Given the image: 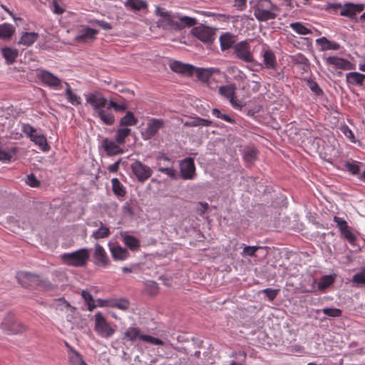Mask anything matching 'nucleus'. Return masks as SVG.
<instances>
[{"label": "nucleus", "mask_w": 365, "mask_h": 365, "mask_svg": "<svg viewBox=\"0 0 365 365\" xmlns=\"http://www.w3.org/2000/svg\"><path fill=\"white\" fill-rule=\"evenodd\" d=\"M112 257L115 260H125L129 257V252L118 245L111 246L110 247Z\"/></svg>", "instance_id": "obj_23"}, {"label": "nucleus", "mask_w": 365, "mask_h": 365, "mask_svg": "<svg viewBox=\"0 0 365 365\" xmlns=\"http://www.w3.org/2000/svg\"><path fill=\"white\" fill-rule=\"evenodd\" d=\"M112 190L118 197H124L126 195V190L123 184L116 178L111 180Z\"/></svg>", "instance_id": "obj_30"}, {"label": "nucleus", "mask_w": 365, "mask_h": 365, "mask_svg": "<svg viewBox=\"0 0 365 365\" xmlns=\"http://www.w3.org/2000/svg\"><path fill=\"white\" fill-rule=\"evenodd\" d=\"M341 131L348 138H349L352 142H354V135L352 133V131L349 129V128L347 125H343L341 128Z\"/></svg>", "instance_id": "obj_64"}, {"label": "nucleus", "mask_w": 365, "mask_h": 365, "mask_svg": "<svg viewBox=\"0 0 365 365\" xmlns=\"http://www.w3.org/2000/svg\"><path fill=\"white\" fill-rule=\"evenodd\" d=\"M138 123V119L134 116L133 113L130 111L127 112L120 121L121 125L131 126L135 125Z\"/></svg>", "instance_id": "obj_45"}, {"label": "nucleus", "mask_w": 365, "mask_h": 365, "mask_svg": "<svg viewBox=\"0 0 365 365\" xmlns=\"http://www.w3.org/2000/svg\"><path fill=\"white\" fill-rule=\"evenodd\" d=\"M31 140L36 145H38V147L44 152L48 151L50 149V146L47 143V139L43 135H36L35 136H31Z\"/></svg>", "instance_id": "obj_40"}, {"label": "nucleus", "mask_w": 365, "mask_h": 365, "mask_svg": "<svg viewBox=\"0 0 365 365\" xmlns=\"http://www.w3.org/2000/svg\"><path fill=\"white\" fill-rule=\"evenodd\" d=\"M123 241L131 251H137L140 247L139 240L132 235H123Z\"/></svg>", "instance_id": "obj_28"}, {"label": "nucleus", "mask_w": 365, "mask_h": 365, "mask_svg": "<svg viewBox=\"0 0 365 365\" xmlns=\"http://www.w3.org/2000/svg\"><path fill=\"white\" fill-rule=\"evenodd\" d=\"M1 53L8 64H12L14 63L18 56L17 49L9 47L2 48Z\"/></svg>", "instance_id": "obj_31"}, {"label": "nucleus", "mask_w": 365, "mask_h": 365, "mask_svg": "<svg viewBox=\"0 0 365 365\" xmlns=\"http://www.w3.org/2000/svg\"><path fill=\"white\" fill-rule=\"evenodd\" d=\"M262 247L259 246H248L246 245L244 247L242 255V256H249V257H254L255 256V252L261 249Z\"/></svg>", "instance_id": "obj_55"}, {"label": "nucleus", "mask_w": 365, "mask_h": 365, "mask_svg": "<svg viewBox=\"0 0 365 365\" xmlns=\"http://www.w3.org/2000/svg\"><path fill=\"white\" fill-rule=\"evenodd\" d=\"M95 113L106 125H110L115 121L114 115L108 109L107 110L101 109Z\"/></svg>", "instance_id": "obj_38"}, {"label": "nucleus", "mask_w": 365, "mask_h": 365, "mask_svg": "<svg viewBox=\"0 0 365 365\" xmlns=\"http://www.w3.org/2000/svg\"><path fill=\"white\" fill-rule=\"evenodd\" d=\"M326 63L329 65H332L336 68L343 70H351L354 69V65L346 59L337 57V56H329L326 58Z\"/></svg>", "instance_id": "obj_16"}, {"label": "nucleus", "mask_w": 365, "mask_h": 365, "mask_svg": "<svg viewBox=\"0 0 365 365\" xmlns=\"http://www.w3.org/2000/svg\"><path fill=\"white\" fill-rule=\"evenodd\" d=\"M97 34V30L91 28H86L79 31L75 39L76 41L81 43L89 42L93 41L96 38Z\"/></svg>", "instance_id": "obj_19"}, {"label": "nucleus", "mask_w": 365, "mask_h": 365, "mask_svg": "<svg viewBox=\"0 0 365 365\" xmlns=\"http://www.w3.org/2000/svg\"><path fill=\"white\" fill-rule=\"evenodd\" d=\"M101 146L109 156L123 153V150L119 146V144L116 141L114 142L108 138H104L102 140Z\"/></svg>", "instance_id": "obj_15"}, {"label": "nucleus", "mask_w": 365, "mask_h": 365, "mask_svg": "<svg viewBox=\"0 0 365 365\" xmlns=\"http://www.w3.org/2000/svg\"><path fill=\"white\" fill-rule=\"evenodd\" d=\"M95 263L98 266L107 267L109 264V259L103 247L99 245L96 244L95 251L93 253Z\"/></svg>", "instance_id": "obj_17"}, {"label": "nucleus", "mask_w": 365, "mask_h": 365, "mask_svg": "<svg viewBox=\"0 0 365 365\" xmlns=\"http://www.w3.org/2000/svg\"><path fill=\"white\" fill-rule=\"evenodd\" d=\"M334 221L336 224V226L339 228V231L341 232V235L349 242H354L356 240V237L351 232L346 221L343 218L337 216L334 217Z\"/></svg>", "instance_id": "obj_14"}, {"label": "nucleus", "mask_w": 365, "mask_h": 365, "mask_svg": "<svg viewBox=\"0 0 365 365\" xmlns=\"http://www.w3.org/2000/svg\"><path fill=\"white\" fill-rule=\"evenodd\" d=\"M131 130L128 128H119L115 135V140L119 145L124 144L125 138L130 134Z\"/></svg>", "instance_id": "obj_43"}, {"label": "nucleus", "mask_w": 365, "mask_h": 365, "mask_svg": "<svg viewBox=\"0 0 365 365\" xmlns=\"http://www.w3.org/2000/svg\"><path fill=\"white\" fill-rule=\"evenodd\" d=\"M221 49L225 51L232 47L235 40V36L230 33H225L220 36Z\"/></svg>", "instance_id": "obj_27"}, {"label": "nucleus", "mask_w": 365, "mask_h": 365, "mask_svg": "<svg viewBox=\"0 0 365 365\" xmlns=\"http://www.w3.org/2000/svg\"><path fill=\"white\" fill-rule=\"evenodd\" d=\"M52 4L54 14L61 15L65 11V7L62 3V0H53Z\"/></svg>", "instance_id": "obj_57"}, {"label": "nucleus", "mask_w": 365, "mask_h": 365, "mask_svg": "<svg viewBox=\"0 0 365 365\" xmlns=\"http://www.w3.org/2000/svg\"><path fill=\"white\" fill-rule=\"evenodd\" d=\"M334 282V278L331 275H324L322 277L318 283V288L320 290H324L331 285Z\"/></svg>", "instance_id": "obj_48"}, {"label": "nucleus", "mask_w": 365, "mask_h": 365, "mask_svg": "<svg viewBox=\"0 0 365 365\" xmlns=\"http://www.w3.org/2000/svg\"><path fill=\"white\" fill-rule=\"evenodd\" d=\"M93 226L99 227L98 230L93 231L91 237L96 240L103 239L109 237L110 231L109 227H106L101 221L94 222Z\"/></svg>", "instance_id": "obj_21"}, {"label": "nucleus", "mask_w": 365, "mask_h": 365, "mask_svg": "<svg viewBox=\"0 0 365 365\" xmlns=\"http://www.w3.org/2000/svg\"><path fill=\"white\" fill-rule=\"evenodd\" d=\"M234 52L236 56L240 60L250 63L254 61L252 54L250 52V46L246 41H241L234 46Z\"/></svg>", "instance_id": "obj_11"}, {"label": "nucleus", "mask_w": 365, "mask_h": 365, "mask_svg": "<svg viewBox=\"0 0 365 365\" xmlns=\"http://www.w3.org/2000/svg\"><path fill=\"white\" fill-rule=\"evenodd\" d=\"M26 182L32 187H38L40 186V181L34 174L27 175Z\"/></svg>", "instance_id": "obj_59"}, {"label": "nucleus", "mask_w": 365, "mask_h": 365, "mask_svg": "<svg viewBox=\"0 0 365 365\" xmlns=\"http://www.w3.org/2000/svg\"><path fill=\"white\" fill-rule=\"evenodd\" d=\"M91 23L93 24H97L98 26H101L104 30H110L112 29V26L110 25V24L108 23L105 21H103V20L96 19V20L91 21Z\"/></svg>", "instance_id": "obj_63"}, {"label": "nucleus", "mask_w": 365, "mask_h": 365, "mask_svg": "<svg viewBox=\"0 0 365 365\" xmlns=\"http://www.w3.org/2000/svg\"><path fill=\"white\" fill-rule=\"evenodd\" d=\"M41 79L43 83L50 87H59L61 85V80L47 71L41 72Z\"/></svg>", "instance_id": "obj_20"}, {"label": "nucleus", "mask_w": 365, "mask_h": 365, "mask_svg": "<svg viewBox=\"0 0 365 365\" xmlns=\"http://www.w3.org/2000/svg\"><path fill=\"white\" fill-rule=\"evenodd\" d=\"M263 63L266 68L274 69L277 65L274 53L270 50H266L263 52Z\"/></svg>", "instance_id": "obj_26"}, {"label": "nucleus", "mask_w": 365, "mask_h": 365, "mask_svg": "<svg viewBox=\"0 0 365 365\" xmlns=\"http://www.w3.org/2000/svg\"><path fill=\"white\" fill-rule=\"evenodd\" d=\"M212 122L208 119L201 118L198 116L191 118L190 120L183 123L186 127H208L212 125Z\"/></svg>", "instance_id": "obj_25"}, {"label": "nucleus", "mask_w": 365, "mask_h": 365, "mask_svg": "<svg viewBox=\"0 0 365 365\" xmlns=\"http://www.w3.org/2000/svg\"><path fill=\"white\" fill-rule=\"evenodd\" d=\"M292 60L295 64H297L299 66H300L301 64H304V66H305V67H306V62H308V59L302 54H298L295 56H293Z\"/></svg>", "instance_id": "obj_62"}, {"label": "nucleus", "mask_w": 365, "mask_h": 365, "mask_svg": "<svg viewBox=\"0 0 365 365\" xmlns=\"http://www.w3.org/2000/svg\"><path fill=\"white\" fill-rule=\"evenodd\" d=\"M365 80V75L360 73L359 72H350L346 74V81L347 83L357 86H363L364 82Z\"/></svg>", "instance_id": "obj_24"}, {"label": "nucleus", "mask_w": 365, "mask_h": 365, "mask_svg": "<svg viewBox=\"0 0 365 365\" xmlns=\"http://www.w3.org/2000/svg\"><path fill=\"white\" fill-rule=\"evenodd\" d=\"M165 126V120L158 118H151L147 123V128L142 132V137L144 140H150L155 137L159 130Z\"/></svg>", "instance_id": "obj_7"}, {"label": "nucleus", "mask_w": 365, "mask_h": 365, "mask_svg": "<svg viewBox=\"0 0 365 365\" xmlns=\"http://www.w3.org/2000/svg\"><path fill=\"white\" fill-rule=\"evenodd\" d=\"M94 329L98 334L103 338H109L115 333V329L110 326L101 312L95 314Z\"/></svg>", "instance_id": "obj_5"}, {"label": "nucleus", "mask_w": 365, "mask_h": 365, "mask_svg": "<svg viewBox=\"0 0 365 365\" xmlns=\"http://www.w3.org/2000/svg\"><path fill=\"white\" fill-rule=\"evenodd\" d=\"M361 163L356 161H346L344 163V167L347 171H349L352 175H356L359 173L360 168L359 165Z\"/></svg>", "instance_id": "obj_50"}, {"label": "nucleus", "mask_w": 365, "mask_h": 365, "mask_svg": "<svg viewBox=\"0 0 365 365\" xmlns=\"http://www.w3.org/2000/svg\"><path fill=\"white\" fill-rule=\"evenodd\" d=\"M235 91L236 86L234 84L220 86L219 88L220 93L229 100L235 96Z\"/></svg>", "instance_id": "obj_42"}, {"label": "nucleus", "mask_w": 365, "mask_h": 365, "mask_svg": "<svg viewBox=\"0 0 365 365\" xmlns=\"http://www.w3.org/2000/svg\"><path fill=\"white\" fill-rule=\"evenodd\" d=\"M172 71L179 73L192 75L195 67L190 64H185L180 61H173L170 64Z\"/></svg>", "instance_id": "obj_22"}, {"label": "nucleus", "mask_w": 365, "mask_h": 365, "mask_svg": "<svg viewBox=\"0 0 365 365\" xmlns=\"http://www.w3.org/2000/svg\"><path fill=\"white\" fill-rule=\"evenodd\" d=\"M307 85L315 95L321 96L323 94L322 90L320 88L317 82L312 80H308L307 81Z\"/></svg>", "instance_id": "obj_56"}, {"label": "nucleus", "mask_w": 365, "mask_h": 365, "mask_svg": "<svg viewBox=\"0 0 365 365\" xmlns=\"http://www.w3.org/2000/svg\"><path fill=\"white\" fill-rule=\"evenodd\" d=\"M213 71L214 69L212 68H195L194 69V71H195V74L197 78L203 82H207L209 81V79L213 74Z\"/></svg>", "instance_id": "obj_32"}, {"label": "nucleus", "mask_w": 365, "mask_h": 365, "mask_svg": "<svg viewBox=\"0 0 365 365\" xmlns=\"http://www.w3.org/2000/svg\"><path fill=\"white\" fill-rule=\"evenodd\" d=\"M180 171L182 179L192 180L196 175L195 165L192 158H187L180 163Z\"/></svg>", "instance_id": "obj_10"}, {"label": "nucleus", "mask_w": 365, "mask_h": 365, "mask_svg": "<svg viewBox=\"0 0 365 365\" xmlns=\"http://www.w3.org/2000/svg\"><path fill=\"white\" fill-rule=\"evenodd\" d=\"M110 108H113L115 111H125L128 108V106L125 103H118L115 100L110 99L109 101L108 106L106 108L109 110Z\"/></svg>", "instance_id": "obj_53"}, {"label": "nucleus", "mask_w": 365, "mask_h": 365, "mask_svg": "<svg viewBox=\"0 0 365 365\" xmlns=\"http://www.w3.org/2000/svg\"><path fill=\"white\" fill-rule=\"evenodd\" d=\"M197 23V21L196 19L184 16H181L179 19V21H178V30H181L185 27H190L196 25Z\"/></svg>", "instance_id": "obj_39"}, {"label": "nucleus", "mask_w": 365, "mask_h": 365, "mask_svg": "<svg viewBox=\"0 0 365 365\" xmlns=\"http://www.w3.org/2000/svg\"><path fill=\"white\" fill-rule=\"evenodd\" d=\"M16 278L19 284L26 289H29L33 285H36V283L40 282L38 275L26 271L18 272Z\"/></svg>", "instance_id": "obj_9"}, {"label": "nucleus", "mask_w": 365, "mask_h": 365, "mask_svg": "<svg viewBox=\"0 0 365 365\" xmlns=\"http://www.w3.org/2000/svg\"><path fill=\"white\" fill-rule=\"evenodd\" d=\"M290 27L299 35L312 34V31L303 25L301 22H294L290 24Z\"/></svg>", "instance_id": "obj_46"}, {"label": "nucleus", "mask_w": 365, "mask_h": 365, "mask_svg": "<svg viewBox=\"0 0 365 365\" xmlns=\"http://www.w3.org/2000/svg\"><path fill=\"white\" fill-rule=\"evenodd\" d=\"M322 312L327 317H339L341 315V310L337 308H324Z\"/></svg>", "instance_id": "obj_54"}, {"label": "nucleus", "mask_w": 365, "mask_h": 365, "mask_svg": "<svg viewBox=\"0 0 365 365\" xmlns=\"http://www.w3.org/2000/svg\"><path fill=\"white\" fill-rule=\"evenodd\" d=\"M21 130L31 140V136H35L36 135V134H35V133L36 132V128L28 123H24L22 125Z\"/></svg>", "instance_id": "obj_58"}, {"label": "nucleus", "mask_w": 365, "mask_h": 365, "mask_svg": "<svg viewBox=\"0 0 365 365\" xmlns=\"http://www.w3.org/2000/svg\"><path fill=\"white\" fill-rule=\"evenodd\" d=\"M191 33L194 36L204 43H212L215 36V29L204 25L194 27Z\"/></svg>", "instance_id": "obj_8"}, {"label": "nucleus", "mask_w": 365, "mask_h": 365, "mask_svg": "<svg viewBox=\"0 0 365 365\" xmlns=\"http://www.w3.org/2000/svg\"><path fill=\"white\" fill-rule=\"evenodd\" d=\"M158 170L160 173L166 174L168 176L173 179H176V171L173 168L159 167Z\"/></svg>", "instance_id": "obj_60"}, {"label": "nucleus", "mask_w": 365, "mask_h": 365, "mask_svg": "<svg viewBox=\"0 0 365 365\" xmlns=\"http://www.w3.org/2000/svg\"><path fill=\"white\" fill-rule=\"evenodd\" d=\"M65 84L66 86V96L68 101L73 106H77V105L81 104V98L72 91V90L68 83L66 82Z\"/></svg>", "instance_id": "obj_41"}, {"label": "nucleus", "mask_w": 365, "mask_h": 365, "mask_svg": "<svg viewBox=\"0 0 365 365\" xmlns=\"http://www.w3.org/2000/svg\"><path fill=\"white\" fill-rule=\"evenodd\" d=\"M1 329L6 334H21L26 330L25 326L15 319L12 314H7L0 324Z\"/></svg>", "instance_id": "obj_4"}, {"label": "nucleus", "mask_w": 365, "mask_h": 365, "mask_svg": "<svg viewBox=\"0 0 365 365\" xmlns=\"http://www.w3.org/2000/svg\"><path fill=\"white\" fill-rule=\"evenodd\" d=\"M130 168L133 174L140 182H145L153 174L152 169L140 160H135L130 165Z\"/></svg>", "instance_id": "obj_6"}, {"label": "nucleus", "mask_w": 365, "mask_h": 365, "mask_svg": "<svg viewBox=\"0 0 365 365\" xmlns=\"http://www.w3.org/2000/svg\"><path fill=\"white\" fill-rule=\"evenodd\" d=\"M156 14L160 16L158 21V26L163 29H173L178 30V21H175L171 14L158 7L155 10Z\"/></svg>", "instance_id": "obj_12"}, {"label": "nucleus", "mask_w": 365, "mask_h": 365, "mask_svg": "<svg viewBox=\"0 0 365 365\" xmlns=\"http://www.w3.org/2000/svg\"><path fill=\"white\" fill-rule=\"evenodd\" d=\"M38 37V34L36 32H26L21 36L19 43L30 46L37 40Z\"/></svg>", "instance_id": "obj_35"}, {"label": "nucleus", "mask_w": 365, "mask_h": 365, "mask_svg": "<svg viewBox=\"0 0 365 365\" xmlns=\"http://www.w3.org/2000/svg\"><path fill=\"white\" fill-rule=\"evenodd\" d=\"M66 346L70 348L68 358L70 362L73 365H87V364L83 359L81 355L78 351L70 347L67 344Z\"/></svg>", "instance_id": "obj_36"}, {"label": "nucleus", "mask_w": 365, "mask_h": 365, "mask_svg": "<svg viewBox=\"0 0 365 365\" xmlns=\"http://www.w3.org/2000/svg\"><path fill=\"white\" fill-rule=\"evenodd\" d=\"M252 4L254 16L259 21H267L277 18L279 9L270 0H254Z\"/></svg>", "instance_id": "obj_1"}, {"label": "nucleus", "mask_w": 365, "mask_h": 365, "mask_svg": "<svg viewBox=\"0 0 365 365\" xmlns=\"http://www.w3.org/2000/svg\"><path fill=\"white\" fill-rule=\"evenodd\" d=\"M87 103L90 104L95 113L106 106L107 99L100 92H93L86 97Z\"/></svg>", "instance_id": "obj_13"}, {"label": "nucleus", "mask_w": 365, "mask_h": 365, "mask_svg": "<svg viewBox=\"0 0 365 365\" xmlns=\"http://www.w3.org/2000/svg\"><path fill=\"white\" fill-rule=\"evenodd\" d=\"M316 41L317 44L321 46L322 51L338 50L340 48V45L338 43L331 41L326 37L319 38Z\"/></svg>", "instance_id": "obj_29"}, {"label": "nucleus", "mask_w": 365, "mask_h": 365, "mask_svg": "<svg viewBox=\"0 0 365 365\" xmlns=\"http://www.w3.org/2000/svg\"><path fill=\"white\" fill-rule=\"evenodd\" d=\"M352 282L358 287H365V266L359 272L354 274Z\"/></svg>", "instance_id": "obj_44"}, {"label": "nucleus", "mask_w": 365, "mask_h": 365, "mask_svg": "<svg viewBox=\"0 0 365 365\" xmlns=\"http://www.w3.org/2000/svg\"><path fill=\"white\" fill-rule=\"evenodd\" d=\"M16 153V148H12L9 150L0 148V160L4 162L11 161L13 155Z\"/></svg>", "instance_id": "obj_49"}, {"label": "nucleus", "mask_w": 365, "mask_h": 365, "mask_svg": "<svg viewBox=\"0 0 365 365\" xmlns=\"http://www.w3.org/2000/svg\"><path fill=\"white\" fill-rule=\"evenodd\" d=\"M109 305L113 307H117L123 311H125L129 308L130 303L125 299H120L111 301Z\"/></svg>", "instance_id": "obj_51"}, {"label": "nucleus", "mask_w": 365, "mask_h": 365, "mask_svg": "<svg viewBox=\"0 0 365 365\" xmlns=\"http://www.w3.org/2000/svg\"><path fill=\"white\" fill-rule=\"evenodd\" d=\"M81 296L88 305V311L91 312L97 307L95 303V300L89 292L86 290H82Z\"/></svg>", "instance_id": "obj_47"}, {"label": "nucleus", "mask_w": 365, "mask_h": 365, "mask_svg": "<svg viewBox=\"0 0 365 365\" xmlns=\"http://www.w3.org/2000/svg\"><path fill=\"white\" fill-rule=\"evenodd\" d=\"M125 6L133 11H140L146 9L148 6L147 2L144 0H127Z\"/></svg>", "instance_id": "obj_33"}, {"label": "nucleus", "mask_w": 365, "mask_h": 365, "mask_svg": "<svg viewBox=\"0 0 365 365\" xmlns=\"http://www.w3.org/2000/svg\"><path fill=\"white\" fill-rule=\"evenodd\" d=\"M364 9V4H346L344 7L341 10L340 15L353 19L357 13L362 11Z\"/></svg>", "instance_id": "obj_18"}, {"label": "nucleus", "mask_w": 365, "mask_h": 365, "mask_svg": "<svg viewBox=\"0 0 365 365\" xmlns=\"http://www.w3.org/2000/svg\"><path fill=\"white\" fill-rule=\"evenodd\" d=\"M212 113L213 115H215L216 118L222 119L227 123H235L236 121L234 118L230 117V115H227L226 113H222L219 109L217 108H212Z\"/></svg>", "instance_id": "obj_52"}, {"label": "nucleus", "mask_w": 365, "mask_h": 365, "mask_svg": "<svg viewBox=\"0 0 365 365\" xmlns=\"http://www.w3.org/2000/svg\"><path fill=\"white\" fill-rule=\"evenodd\" d=\"M262 292L266 294V296L268 297V299L270 301H273L276 298V297L279 292V289H273L271 288H267V289H263Z\"/></svg>", "instance_id": "obj_61"}, {"label": "nucleus", "mask_w": 365, "mask_h": 365, "mask_svg": "<svg viewBox=\"0 0 365 365\" xmlns=\"http://www.w3.org/2000/svg\"><path fill=\"white\" fill-rule=\"evenodd\" d=\"M15 32V28L9 24L4 23L0 25V38L2 39L10 38Z\"/></svg>", "instance_id": "obj_37"}, {"label": "nucleus", "mask_w": 365, "mask_h": 365, "mask_svg": "<svg viewBox=\"0 0 365 365\" xmlns=\"http://www.w3.org/2000/svg\"><path fill=\"white\" fill-rule=\"evenodd\" d=\"M123 339L132 342L136 340H142L145 342L150 343L155 345L163 346V341L158 338H155L150 335L144 334L141 332L138 327H128L123 334Z\"/></svg>", "instance_id": "obj_3"}, {"label": "nucleus", "mask_w": 365, "mask_h": 365, "mask_svg": "<svg viewBox=\"0 0 365 365\" xmlns=\"http://www.w3.org/2000/svg\"><path fill=\"white\" fill-rule=\"evenodd\" d=\"M258 155V151L256 148H251L245 150L243 153V160L247 163V166H251L256 160Z\"/></svg>", "instance_id": "obj_34"}, {"label": "nucleus", "mask_w": 365, "mask_h": 365, "mask_svg": "<svg viewBox=\"0 0 365 365\" xmlns=\"http://www.w3.org/2000/svg\"><path fill=\"white\" fill-rule=\"evenodd\" d=\"M90 257L89 250L86 248L75 252L64 253L61 255L63 264L76 267H81L86 264Z\"/></svg>", "instance_id": "obj_2"}]
</instances>
